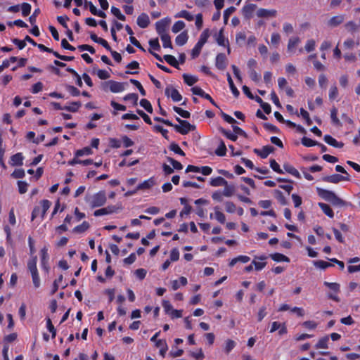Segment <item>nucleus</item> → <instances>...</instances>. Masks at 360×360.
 <instances>
[{"instance_id":"f257e3e1","label":"nucleus","mask_w":360,"mask_h":360,"mask_svg":"<svg viewBox=\"0 0 360 360\" xmlns=\"http://www.w3.org/2000/svg\"><path fill=\"white\" fill-rule=\"evenodd\" d=\"M176 120L180 124H173L172 127L181 134H187L190 131H193L195 129L194 125L191 124L186 120H181L178 117H176Z\"/></svg>"},{"instance_id":"f03ea898","label":"nucleus","mask_w":360,"mask_h":360,"mask_svg":"<svg viewBox=\"0 0 360 360\" xmlns=\"http://www.w3.org/2000/svg\"><path fill=\"white\" fill-rule=\"evenodd\" d=\"M126 85V83L109 80L103 84V88L105 91L109 89L112 93H119L124 90Z\"/></svg>"},{"instance_id":"7ed1b4c3","label":"nucleus","mask_w":360,"mask_h":360,"mask_svg":"<svg viewBox=\"0 0 360 360\" xmlns=\"http://www.w3.org/2000/svg\"><path fill=\"white\" fill-rule=\"evenodd\" d=\"M106 202L105 192L101 191L92 197V200L90 201V205L92 208L96 207H101Z\"/></svg>"},{"instance_id":"20e7f679","label":"nucleus","mask_w":360,"mask_h":360,"mask_svg":"<svg viewBox=\"0 0 360 360\" xmlns=\"http://www.w3.org/2000/svg\"><path fill=\"white\" fill-rule=\"evenodd\" d=\"M171 22V20L169 18H163L155 23V29L158 34L160 36L168 34L167 30Z\"/></svg>"},{"instance_id":"39448f33","label":"nucleus","mask_w":360,"mask_h":360,"mask_svg":"<svg viewBox=\"0 0 360 360\" xmlns=\"http://www.w3.org/2000/svg\"><path fill=\"white\" fill-rule=\"evenodd\" d=\"M121 205H109L106 207H103L99 210H97L94 212V215L95 217H99L105 214H110L116 212L118 210H121Z\"/></svg>"},{"instance_id":"423d86ee","label":"nucleus","mask_w":360,"mask_h":360,"mask_svg":"<svg viewBox=\"0 0 360 360\" xmlns=\"http://www.w3.org/2000/svg\"><path fill=\"white\" fill-rule=\"evenodd\" d=\"M323 285L328 288L331 291H333L335 294L329 293L328 297V298L335 300L336 302H339V298L336 295L337 293L340 292V284L338 283H330L328 281H325Z\"/></svg>"},{"instance_id":"0eeeda50","label":"nucleus","mask_w":360,"mask_h":360,"mask_svg":"<svg viewBox=\"0 0 360 360\" xmlns=\"http://www.w3.org/2000/svg\"><path fill=\"white\" fill-rule=\"evenodd\" d=\"M165 95L168 97H170L174 102H179L182 99V96L178 90L174 89L171 85L166 87Z\"/></svg>"},{"instance_id":"6e6552de","label":"nucleus","mask_w":360,"mask_h":360,"mask_svg":"<svg viewBox=\"0 0 360 360\" xmlns=\"http://www.w3.org/2000/svg\"><path fill=\"white\" fill-rule=\"evenodd\" d=\"M257 8V5L254 4H250L244 6L241 11L243 17L248 20L252 18L253 13Z\"/></svg>"},{"instance_id":"1a4fd4ad","label":"nucleus","mask_w":360,"mask_h":360,"mask_svg":"<svg viewBox=\"0 0 360 360\" xmlns=\"http://www.w3.org/2000/svg\"><path fill=\"white\" fill-rule=\"evenodd\" d=\"M277 15V11L275 9H265L259 8L257 11V15L259 18H274Z\"/></svg>"},{"instance_id":"9d476101","label":"nucleus","mask_w":360,"mask_h":360,"mask_svg":"<svg viewBox=\"0 0 360 360\" xmlns=\"http://www.w3.org/2000/svg\"><path fill=\"white\" fill-rule=\"evenodd\" d=\"M323 180L326 182L338 184L341 181H349V176H344L340 174H333L323 177Z\"/></svg>"},{"instance_id":"9b49d317","label":"nucleus","mask_w":360,"mask_h":360,"mask_svg":"<svg viewBox=\"0 0 360 360\" xmlns=\"http://www.w3.org/2000/svg\"><path fill=\"white\" fill-rule=\"evenodd\" d=\"M274 148L271 146H263L262 149H254V153L262 158H266L272 152H274Z\"/></svg>"},{"instance_id":"f8f14e48","label":"nucleus","mask_w":360,"mask_h":360,"mask_svg":"<svg viewBox=\"0 0 360 360\" xmlns=\"http://www.w3.org/2000/svg\"><path fill=\"white\" fill-rule=\"evenodd\" d=\"M317 193L320 197H321L323 199L329 202L335 195V193L333 191L325 190L320 188H317Z\"/></svg>"},{"instance_id":"ddd939ff","label":"nucleus","mask_w":360,"mask_h":360,"mask_svg":"<svg viewBox=\"0 0 360 360\" xmlns=\"http://www.w3.org/2000/svg\"><path fill=\"white\" fill-rule=\"evenodd\" d=\"M345 20L344 15H338L332 17L330 20H328L327 25L330 27H335L340 24H342Z\"/></svg>"},{"instance_id":"4468645a","label":"nucleus","mask_w":360,"mask_h":360,"mask_svg":"<svg viewBox=\"0 0 360 360\" xmlns=\"http://www.w3.org/2000/svg\"><path fill=\"white\" fill-rule=\"evenodd\" d=\"M150 24V19L146 13H141L137 18V25L141 28H146Z\"/></svg>"},{"instance_id":"2eb2a0df","label":"nucleus","mask_w":360,"mask_h":360,"mask_svg":"<svg viewBox=\"0 0 360 360\" xmlns=\"http://www.w3.org/2000/svg\"><path fill=\"white\" fill-rule=\"evenodd\" d=\"M226 58L224 53H219L216 57L215 65L219 70H224L226 67Z\"/></svg>"},{"instance_id":"dca6fc26","label":"nucleus","mask_w":360,"mask_h":360,"mask_svg":"<svg viewBox=\"0 0 360 360\" xmlns=\"http://www.w3.org/2000/svg\"><path fill=\"white\" fill-rule=\"evenodd\" d=\"M154 185H155L154 179L153 178H150V179L144 181L143 182L139 184L136 186V190H138V191L148 190V189H150V188H152Z\"/></svg>"},{"instance_id":"f3484780","label":"nucleus","mask_w":360,"mask_h":360,"mask_svg":"<svg viewBox=\"0 0 360 360\" xmlns=\"http://www.w3.org/2000/svg\"><path fill=\"white\" fill-rule=\"evenodd\" d=\"M37 257L32 256L27 262V269L30 272L31 274H35L38 272V269L37 267Z\"/></svg>"},{"instance_id":"a211bd4d","label":"nucleus","mask_w":360,"mask_h":360,"mask_svg":"<svg viewBox=\"0 0 360 360\" xmlns=\"http://www.w3.org/2000/svg\"><path fill=\"white\" fill-rule=\"evenodd\" d=\"M324 141L328 144H329L333 147H335V148H341L344 146V143L342 142L337 141L336 139H335L330 135H325Z\"/></svg>"},{"instance_id":"6ab92c4d","label":"nucleus","mask_w":360,"mask_h":360,"mask_svg":"<svg viewBox=\"0 0 360 360\" xmlns=\"http://www.w3.org/2000/svg\"><path fill=\"white\" fill-rule=\"evenodd\" d=\"M224 30L221 29L218 34H215V40L219 46H229V41L224 36Z\"/></svg>"},{"instance_id":"aec40b11","label":"nucleus","mask_w":360,"mask_h":360,"mask_svg":"<svg viewBox=\"0 0 360 360\" xmlns=\"http://www.w3.org/2000/svg\"><path fill=\"white\" fill-rule=\"evenodd\" d=\"M318 205L328 217L330 218H333L334 217L333 211L328 205L323 202H319Z\"/></svg>"},{"instance_id":"412c9836","label":"nucleus","mask_w":360,"mask_h":360,"mask_svg":"<svg viewBox=\"0 0 360 360\" xmlns=\"http://www.w3.org/2000/svg\"><path fill=\"white\" fill-rule=\"evenodd\" d=\"M188 41L187 32H183L179 34L175 39V42L178 46L184 45Z\"/></svg>"},{"instance_id":"4be33fe9","label":"nucleus","mask_w":360,"mask_h":360,"mask_svg":"<svg viewBox=\"0 0 360 360\" xmlns=\"http://www.w3.org/2000/svg\"><path fill=\"white\" fill-rule=\"evenodd\" d=\"M23 156L20 153H16L11 157V165L13 166H20L22 165Z\"/></svg>"},{"instance_id":"5701e85b","label":"nucleus","mask_w":360,"mask_h":360,"mask_svg":"<svg viewBox=\"0 0 360 360\" xmlns=\"http://www.w3.org/2000/svg\"><path fill=\"white\" fill-rule=\"evenodd\" d=\"M226 183L227 181L221 176L212 179L210 181V185L214 187L226 186Z\"/></svg>"},{"instance_id":"b1692460","label":"nucleus","mask_w":360,"mask_h":360,"mask_svg":"<svg viewBox=\"0 0 360 360\" xmlns=\"http://www.w3.org/2000/svg\"><path fill=\"white\" fill-rule=\"evenodd\" d=\"M300 42V39L297 37H293L290 38L288 44V51H293V49L297 46V44Z\"/></svg>"},{"instance_id":"393cba45","label":"nucleus","mask_w":360,"mask_h":360,"mask_svg":"<svg viewBox=\"0 0 360 360\" xmlns=\"http://www.w3.org/2000/svg\"><path fill=\"white\" fill-rule=\"evenodd\" d=\"M269 257L275 262H290V259L281 253L271 254Z\"/></svg>"},{"instance_id":"a878e982","label":"nucleus","mask_w":360,"mask_h":360,"mask_svg":"<svg viewBox=\"0 0 360 360\" xmlns=\"http://www.w3.org/2000/svg\"><path fill=\"white\" fill-rule=\"evenodd\" d=\"M256 259H260V260H264V259H266V256L255 257V259L252 262V264L253 265H255V268L256 270H257V271L262 270L263 268H264V266H266V262H256L255 261Z\"/></svg>"},{"instance_id":"bb28decb","label":"nucleus","mask_w":360,"mask_h":360,"mask_svg":"<svg viewBox=\"0 0 360 360\" xmlns=\"http://www.w3.org/2000/svg\"><path fill=\"white\" fill-rule=\"evenodd\" d=\"M283 168L285 170V172H287L288 173H289L297 178L301 177L300 172L292 165H290L288 164H285L283 165Z\"/></svg>"},{"instance_id":"cd10ccee","label":"nucleus","mask_w":360,"mask_h":360,"mask_svg":"<svg viewBox=\"0 0 360 360\" xmlns=\"http://www.w3.org/2000/svg\"><path fill=\"white\" fill-rule=\"evenodd\" d=\"M224 188L222 192V194L226 197H231L235 193V186L233 185H229L228 182L226 183V186H224Z\"/></svg>"},{"instance_id":"c85d7f7f","label":"nucleus","mask_w":360,"mask_h":360,"mask_svg":"<svg viewBox=\"0 0 360 360\" xmlns=\"http://www.w3.org/2000/svg\"><path fill=\"white\" fill-rule=\"evenodd\" d=\"M89 228V224L86 221H84L82 224L77 226L72 230L74 233H82L86 231Z\"/></svg>"},{"instance_id":"c756f323","label":"nucleus","mask_w":360,"mask_h":360,"mask_svg":"<svg viewBox=\"0 0 360 360\" xmlns=\"http://www.w3.org/2000/svg\"><path fill=\"white\" fill-rule=\"evenodd\" d=\"M164 59L165 60V61L167 63H168L172 66H173L176 68H179V63L174 56H173L172 55H165Z\"/></svg>"},{"instance_id":"7c9ffc66","label":"nucleus","mask_w":360,"mask_h":360,"mask_svg":"<svg viewBox=\"0 0 360 360\" xmlns=\"http://www.w3.org/2000/svg\"><path fill=\"white\" fill-rule=\"evenodd\" d=\"M227 80H228V82H229V86H230V89L233 93V94L236 96V97H238V95H239V91L237 89V88L234 85V83L233 82V79L230 75L229 73H227Z\"/></svg>"},{"instance_id":"2f4dec72","label":"nucleus","mask_w":360,"mask_h":360,"mask_svg":"<svg viewBox=\"0 0 360 360\" xmlns=\"http://www.w3.org/2000/svg\"><path fill=\"white\" fill-rule=\"evenodd\" d=\"M330 202L334 206L343 207L347 205V202L342 199L340 198L336 194Z\"/></svg>"},{"instance_id":"473e14b6","label":"nucleus","mask_w":360,"mask_h":360,"mask_svg":"<svg viewBox=\"0 0 360 360\" xmlns=\"http://www.w3.org/2000/svg\"><path fill=\"white\" fill-rule=\"evenodd\" d=\"M183 78L185 83H186L188 86L193 85L198 81V79L195 77L187 74H184Z\"/></svg>"},{"instance_id":"72a5a7b5","label":"nucleus","mask_w":360,"mask_h":360,"mask_svg":"<svg viewBox=\"0 0 360 360\" xmlns=\"http://www.w3.org/2000/svg\"><path fill=\"white\" fill-rule=\"evenodd\" d=\"M214 210H215V212H214L215 219L219 222H220L221 224H224L225 222V221H226V217L224 214V213H222L221 212H220L219 210V207H214Z\"/></svg>"},{"instance_id":"f704fd0d","label":"nucleus","mask_w":360,"mask_h":360,"mask_svg":"<svg viewBox=\"0 0 360 360\" xmlns=\"http://www.w3.org/2000/svg\"><path fill=\"white\" fill-rule=\"evenodd\" d=\"M281 41V35L274 32L271 34V44L274 48H277Z\"/></svg>"},{"instance_id":"c9c22d12","label":"nucleus","mask_w":360,"mask_h":360,"mask_svg":"<svg viewBox=\"0 0 360 360\" xmlns=\"http://www.w3.org/2000/svg\"><path fill=\"white\" fill-rule=\"evenodd\" d=\"M191 91L193 94L198 95L202 98H208L209 94H206L201 88L198 86H194L191 89Z\"/></svg>"},{"instance_id":"e433bc0d","label":"nucleus","mask_w":360,"mask_h":360,"mask_svg":"<svg viewBox=\"0 0 360 360\" xmlns=\"http://www.w3.org/2000/svg\"><path fill=\"white\" fill-rule=\"evenodd\" d=\"M173 110L184 118H189L191 116V113L188 111L184 110L179 107L174 106Z\"/></svg>"},{"instance_id":"4c0bfd02","label":"nucleus","mask_w":360,"mask_h":360,"mask_svg":"<svg viewBox=\"0 0 360 360\" xmlns=\"http://www.w3.org/2000/svg\"><path fill=\"white\" fill-rule=\"evenodd\" d=\"M210 37V31L208 29H205L202 34H200V39L198 40V43L204 46V44L207 42V39Z\"/></svg>"},{"instance_id":"58836bf2","label":"nucleus","mask_w":360,"mask_h":360,"mask_svg":"<svg viewBox=\"0 0 360 360\" xmlns=\"http://www.w3.org/2000/svg\"><path fill=\"white\" fill-rule=\"evenodd\" d=\"M160 38H161V40L162 41L163 46L165 48L172 49V41H171V38H170V36L169 34L160 36Z\"/></svg>"},{"instance_id":"ea45409f","label":"nucleus","mask_w":360,"mask_h":360,"mask_svg":"<svg viewBox=\"0 0 360 360\" xmlns=\"http://www.w3.org/2000/svg\"><path fill=\"white\" fill-rule=\"evenodd\" d=\"M185 27V23L184 21L179 20L176 22L172 26V30L174 33H177L182 30Z\"/></svg>"},{"instance_id":"a19ab883","label":"nucleus","mask_w":360,"mask_h":360,"mask_svg":"<svg viewBox=\"0 0 360 360\" xmlns=\"http://www.w3.org/2000/svg\"><path fill=\"white\" fill-rule=\"evenodd\" d=\"M226 153V147L223 141H221L217 149L215 150L216 155L218 156H224Z\"/></svg>"},{"instance_id":"79ce46f5","label":"nucleus","mask_w":360,"mask_h":360,"mask_svg":"<svg viewBox=\"0 0 360 360\" xmlns=\"http://www.w3.org/2000/svg\"><path fill=\"white\" fill-rule=\"evenodd\" d=\"M219 131H221V134H223L226 138H228L229 139L233 141H236L238 139V136H236V134H232L231 131H227L223 128H220L219 129Z\"/></svg>"},{"instance_id":"37998d69","label":"nucleus","mask_w":360,"mask_h":360,"mask_svg":"<svg viewBox=\"0 0 360 360\" xmlns=\"http://www.w3.org/2000/svg\"><path fill=\"white\" fill-rule=\"evenodd\" d=\"M140 105L149 113L153 112V107H152L150 103L148 100L141 99L140 101Z\"/></svg>"},{"instance_id":"c03bdc74","label":"nucleus","mask_w":360,"mask_h":360,"mask_svg":"<svg viewBox=\"0 0 360 360\" xmlns=\"http://www.w3.org/2000/svg\"><path fill=\"white\" fill-rule=\"evenodd\" d=\"M314 265L319 269H325L329 266H331L332 264L329 262L323 261V260H318L314 262Z\"/></svg>"},{"instance_id":"a18cd8bd","label":"nucleus","mask_w":360,"mask_h":360,"mask_svg":"<svg viewBox=\"0 0 360 360\" xmlns=\"http://www.w3.org/2000/svg\"><path fill=\"white\" fill-rule=\"evenodd\" d=\"M169 149L174 152L176 154H179L181 156H185V153L181 149L178 144L176 143H172L169 146Z\"/></svg>"},{"instance_id":"49530a36","label":"nucleus","mask_w":360,"mask_h":360,"mask_svg":"<svg viewBox=\"0 0 360 360\" xmlns=\"http://www.w3.org/2000/svg\"><path fill=\"white\" fill-rule=\"evenodd\" d=\"M328 340H329V338L328 336H325V337L322 338L321 339H320L319 340L318 343L316 345V347L318 349L319 348H324V349L328 348Z\"/></svg>"},{"instance_id":"de8ad7c7","label":"nucleus","mask_w":360,"mask_h":360,"mask_svg":"<svg viewBox=\"0 0 360 360\" xmlns=\"http://www.w3.org/2000/svg\"><path fill=\"white\" fill-rule=\"evenodd\" d=\"M81 103L80 102H73L71 103V105L70 106H65L64 107V110H67L70 112H77L78 110V109L79 108V107L81 106Z\"/></svg>"},{"instance_id":"09e8293b","label":"nucleus","mask_w":360,"mask_h":360,"mask_svg":"<svg viewBox=\"0 0 360 360\" xmlns=\"http://www.w3.org/2000/svg\"><path fill=\"white\" fill-rule=\"evenodd\" d=\"M236 11L234 6H231L226 8L224 12V24H227L229 16Z\"/></svg>"},{"instance_id":"8fccbe9b","label":"nucleus","mask_w":360,"mask_h":360,"mask_svg":"<svg viewBox=\"0 0 360 360\" xmlns=\"http://www.w3.org/2000/svg\"><path fill=\"white\" fill-rule=\"evenodd\" d=\"M302 143L307 147H311L318 145V142L305 136L302 139Z\"/></svg>"},{"instance_id":"3c124183","label":"nucleus","mask_w":360,"mask_h":360,"mask_svg":"<svg viewBox=\"0 0 360 360\" xmlns=\"http://www.w3.org/2000/svg\"><path fill=\"white\" fill-rule=\"evenodd\" d=\"M41 207H42V210H41V217H44L46 211L49 209L51 203L49 200H43L41 201Z\"/></svg>"},{"instance_id":"603ef678","label":"nucleus","mask_w":360,"mask_h":360,"mask_svg":"<svg viewBox=\"0 0 360 360\" xmlns=\"http://www.w3.org/2000/svg\"><path fill=\"white\" fill-rule=\"evenodd\" d=\"M274 193H275V197L276 198V199L279 201V202L281 205L287 204L286 199L284 197V195H283V193L281 191H280L278 190H276V191H274Z\"/></svg>"},{"instance_id":"864d4df0","label":"nucleus","mask_w":360,"mask_h":360,"mask_svg":"<svg viewBox=\"0 0 360 360\" xmlns=\"http://www.w3.org/2000/svg\"><path fill=\"white\" fill-rule=\"evenodd\" d=\"M337 114H338V110L335 108H333L330 110V117H331L332 122L336 125H340V122L337 117Z\"/></svg>"},{"instance_id":"5fc2aeb1","label":"nucleus","mask_w":360,"mask_h":360,"mask_svg":"<svg viewBox=\"0 0 360 360\" xmlns=\"http://www.w3.org/2000/svg\"><path fill=\"white\" fill-rule=\"evenodd\" d=\"M345 27L351 33L355 32L358 30V25L354 21H349L345 24Z\"/></svg>"},{"instance_id":"6e6d98bb","label":"nucleus","mask_w":360,"mask_h":360,"mask_svg":"<svg viewBox=\"0 0 360 360\" xmlns=\"http://www.w3.org/2000/svg\"><path fill=\"white\" fill-rule=\"evenodd\" d=\"M111 12L112 13L116 16L119 20H125V16L122 14L120 9L118 8H116L115 6L111 7Z\"/></svg>"},{"instance_id":"4d7b16f0","label":"nucleus","mask_w":360,"mask_h":360,"mask_svg":"<svg viewBox=\"0 0 360 360\" xmlns=\"http://www.w3.org/2000/svg\"><path fill=\"white\" fill-rule=\"evenodd\" d=\"M20 6L22 15L27 16L31 11V5L28 3H22Z\"/></svg>"},{"instance_id":"13d9d810","label":"nucleus","mask_w":360,"mask_h":360,"mask_svg":"<svg viewBox=\"0 0 360 360\" xmlns=\"http://www.w3.org/2000/svg\"><path fill=\"white\" fill-rule=\"evenodd\" d=\"M47 328L49 332L51 333V338H55L56 335V330L52 324L51 320L49 318L46 321Z\"/></svg>"},{"instance_id":"bf43d9fd","label":"nucleus","mask_w":360,"mask_h":360,"mask_svg":"<svg viewBox=\"0 0 360 360\" xmlns=\"http://www.w3.org/2000/svg\"><path fill=\"white\" fill-rule=\"evenodd\" d=\"M338 95V91L337 86L335 85L332 86L330 88V91H329V95H328L329 99L334 100L337 98Z\"/></svg>"},{"instance_id":"052dcab7","label":"nucleus","mask_w":360,"mask_h":360,"mask_svg":"<svg viewBox=\"0 0 360 360\" xmlns=\"http://www.w3.org/2000/svg\"><path fill=\"white\" fill-rule=\"evenodd\" d=\"M202 46H203L198 42L195 44V47L192 50L191 56L193 58H195L199 56Z\"/></svg>"},{"instance_id":"680f3d73","label":"nucleus","mask_w":360,"mask_h":360,"mask_svg":"<svg viewBox=\"0 0 360 360\" xmlns=\"http://www.w3.org/2000/svg\"><path fill=\"white\" fill-rule=\"evenodd\" d=\"M236 346V342L232 340H227L224 348L225 352L229 354Z\"/></svg>"},{"instance_id":"e2e57ef3","label":"nucleus","mask_w":360,"mask_h":360,"mask_svg":"<svg viewBox=\"0 0 360 360\" xmlns=\"http://www.w3.org/2000/svg\"><path fill=\"white\" fill-rule=\"evenodd\" d=\"M225 209L227 212L233 213L236 210V207L233 202L227 201L225 202Z\"/></svg>"},{"instance_id":"0e129e2a","label":"nucleus","mask_w":360,"mask_h":360,"mask_svg":"<svg viewBox=\"0 0 360 360\" xmlns=\"http://www.w3.org/2000/svg\"><path fill=\"white\" fill-rule=\"evenodd\" d=\"M18 186L20 193L23 194L27 192L28 184L25 181H19Z\"/></svg>"},{"instance_id":"69168bd1","label":"nucleus","mask_w":360,"mask_h":360,"mask_svg":"<svg viewBox=\"0 0 360 360\" xmlns=\"http://www.w3.org/2000/svg\"><path fill=\"white\" fill-rule=\"evenodd\" d=\"M270 166L271 169L277 173L282 174L283 172V170L280 168L279 165L274 159L270 160Z\"/></svg>"},{"instance_id":"338daca9","label":"nucleus","mask_w":360,"mask_h":360,"mask_svg":"<svg viewBox=\"0 0 360 360\" xmlns=\"http://www.w3.org/2000/svg\"><path fill=\"white\" fill-rule=\"evenodd\" d=\"M31 276H32V282H33V285H34V288H39L41 283H40L39 273L37 272L35 274H31Z\"/></svg>"},{"instance_id":"774afa93","label":"nucleus","mask_w":360,"mask_h":360,"mask_svg":"<svg viewBox=\"0 0 360 360\" xmlns=\"http://www.w3.org/2000/svg\"><path fill=\"white\" fill-rule=\"evenodd\" d=\"M315 44L316 42L314 39H309L307 41L304 49L307 52H311L315 49Z\"/></svg>"}]
</instances>
